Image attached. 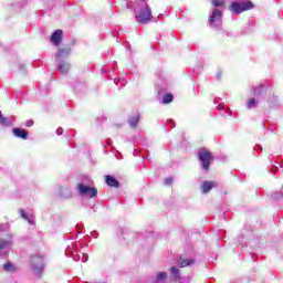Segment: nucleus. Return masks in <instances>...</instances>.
I'll list each match as a JSON object with an SVG mask.
<instances>
[{
	"label": "nucleus",
	"instance_id": "nucleus-1",
	"mask_svg": "<svg viewBox=\"0 0 283 283\" xmlns=\"http://www.w3.org/2000/svg\"><path fill=\"white\" fill-rule=\"evenodd\" d=\"M137 10L135 11V19L137 23H149L151 21V8H149V3L147 0H138L137 1Z\"/></svg>",
	"mask_w": 283,
	"mask_h": 283
},
{
	"label": "nucleus",
	"instance_id": "nucleus-2",
	"mask_svg": "<svg viewBox=\"0 0 283 283\" xmlns=\"http://www.w3.org/2000/svg\"><path fill=\"white\" fill-rule=\"evenodd\" d=\"M229 10L233 14H242V12H247V10H253V2H232L231 6L229 7Z\"/></svg>",
	"mask_w": 283,
	"mask_h": 283
},
{
	"label": "nucleus",
	"instance_id": "nucleus-3",
	"mask_svg": "<svg viewBox=\"0 0 283 283\" xmlns=\"http://www.w3.org/2000/svg\"><path fill=\"white\" fill-rule=\"evenodd\" d=\"M199 160L201 163L202 169H205V171H209V166L213 161V155H211V153L207 149L202 148L199 150Z\"/></svg>",
	"mask_w": 283,
	"mask_h": 283
},
{
	"label": "nucleus",
	"instance_id": "nucleus-4",
	"mask_svg": "<svg viewBox=\"0 0 283 283\" xmlns=\"http://www.w3.org/2000/svg\"><path fill=\"white\" fill-rule=\"evenodd\" d=\"M76 189L80 195L86 196V198H96V196H98V190L96 188H92L84 184H77Z\"/></svg>",
	"mask_w": 283,
	"mask_h": 283
},
{
	"label": "nucleus",
	"instance_id": "nucleus-5",
	"mask_svg": "<svg viewBox=\"0 0 283 283\" xmlns=\"http://www.w3.org/2000/svg\"><path fill=\"white\" fill-rule=\"evenodd\" d=\"M77 244L71 243L65 250V255L72 258L75 262H81L82 254L76 250Z\"/></svg>",
	"mask_w": 283,
	"mask_h": 283
},
{
	"label": "nucleus",
	"instance_id": "nucleus-6",
	"mask_svg": "<svg viewBox=\"0 0 283 283\" xmlns=\"http://www.w3.org/2000/svg\"><path fill=\"white\" fill-rule=\"evenodd\" d=\"M31 264L35 275H41L43 271V258L39 255L32 256Z\"/></svg>",
	"mask_w": 283,
	"mask_h": 283
},
{
	"label": "nucleus",
	"instance_id": "nucleus-7",
	"mask_svg": "<svg viewBox=\"0 0 283 283\" xmlns=\"http://www.w3.org/2000/svg\"><path fill=\"white\" fill-rule=\"evenodd\" d=\"M209 21L212 28H220V25H222V11L218 9L213 10Z\"/></svg>",
	"mask_w": 283,
	"mask_h": 283
},
{
	"label": "nucleus",
	"instance_id": "nucleus-8",
	"mask_svg": "<svg viewBox=\"0 0 283 283\" xmlns=\"http://www.w3.org/2000/svg\"><path fill=\"white\" fill-rule=\"evenodd\" d=\"M12 234L8 235V239H0V255H6L7 251L12 249Z\"/></svg>",
	"mask_w": 283,
	"mask_h": 283
},
{
	"label": "nucleus",
	"instance_id": "nucleus-9",
	"mask_svg": "<svg viewBox=\"0 0 283 283\" xmlns=\"http://www.w3.org/2000/svg\"><path fill=\"white\" fill-rule=\"evenodd\" d=\"M70 54H72V49H70V46L62 48L57 51L55 59L56 61H65Z\"/></svg>",
	"mask_w": 283,
	"mask_h": 283
},
{
	"label": "nucleus",
	"instance_id": "nucleus-10",
	"mask_svg": "<svg viewBox=\"0 0 283 283\" xmlns=\"http://www.w3.org/2000/svg\"><path fill=\"white\" fill-rule=\"evenodd\" d=\"M56 63H57V70L59 72H61V74H67V72H70L72 67L70 62L65 60H56Z\"/></svg>",
	"mask_w": 283,
	"mask_h": 283
},
{
	"label": "nucleus",
	"instance_id": "nucleus-11",
	"mask_svg": "<svg viewBox=\"0 0 283 283\" xmlns=\"http://www.w3.org/2000/svg\"><path fill=\"white\" fill-rule=\"evenodd\" d=\"M62 40L63 31L61 29L55 30L51 36V42L53 43V45H61Z\"/></svg>",
	"mask_w": 283,
	"mask_h": 283
},
{
	"label": "nucleus",
	"instance_id": "nucleus-12",
	"mask_svg": "<svg viewBox=\"0 0 283 283\" xmlns=\"http://www.w3.org/2000/svg\"><path fill=\"white\" fill-rule=\"evenodd\" d=\"M213 187H218L216 181H203L201 186L202 193H209Z\"/></svg>",
	"mask_w": 283,
	"mask_h": 283
},
{
	"label": "nucleus",
	"instance_id": "nucleus-13",
	"mask_svg": "<svg viewBox=\"0 0 283 283\" xmlns=\"http://www.w3.org/2000/svg\"><path fill=\"white\" fill-rule=\"evenodd\" d=\"M12 132H13V136H15L17 138H22V140L28 139V132L25 129L13 128Z\"/></svg>",
	"mask_w": 283,
	"mask_h": 283
},
{
	"label": "nucleus",
	"instance_id": "nucleus-14",
	"mask_svg": "<svg viewBox=\"0 0 283 283\" xmlns=\"http://www.w3.org/2000/svg\"><path fill=\"white\" fill-rule=\"evenodd\" d=\"M106 185H108V187H116V188H118L120 186L118 180H116V178H114L109 175L106 176Z\"/></svg>",
	"mask_w": 283,
	"mask_h": 283
},
{
	"label": "nucleus",
	"instance_id": "nucleus-15",
	"mask_svg": "<svg viewBox=\"0 0 283 283\" xmlns=\"http://www.w3.org/2000/svg\"><path fill=\"white\" fill-rule=\"evenodd\" d=\"M2 269L6 271V273H15L17 271V266L10 262L4 263Z\"/></svg>",
	"mask_w": 283,
	"mask_h": 283
},
{
	"label": "nucleus",
	"instance_id": "nucleus-16",
	"mask_svg": "<svg viewBox=\"0 0 283 283\" xmlns=\"http://www.w3.org/2000/svg\"><path fill=\"white\" fill-rule=\"evenodd\" d=\"M138 120H140V115L136 114L129 117L128 124L130 125V127H133V129H136V125H138Z\"/></svg>",
	"mask_w": 283,
	"mask_h": 283
},
{
	"label": "nucleus",
	"instance_id": "nucleus-17",
	"mask_svg": "<svg viewBox=\"0 0 283 283\" xmlns=\"http://www.w3.org/2000/svg\"><path fill=\"white\" fill-rule=\"evenodd\" d=\"M190 264H193V260L185 258L179 259V265L181 266V269H185V266H190Z\"/></svg>",
	"mask_w": 283,
	"mask_h": 283
},
{
	"label": "nucleus",
	"instance_id": "nucleus-18",
	"mask_svg": "<svg viewBox=\"0 0 283 283\" xmlns=\"http://www.w3.org/2000/svg\"><path fill=\"white\" fill-rule=\"evenodd\" d=\"M19 213H20V216H21V218H22L23 220H28L29 224H34V219H33V218H29V217H28V213H25V210L21 209V210L19 211Z\"/></svg>",
	"mask_w": 283,
	"mask_h": 283
},
{
	"label": "nucleus",
	"instance_id": "nucleus-19",
	"mask_svg": "<svg viewBox=\"0 0 283 283\" xmlns=\"http://www.w3.org/2000/svg\"><path fill=\"white\" fill-rule=\"evenodd\" d=\"M0 125H2L3 127H10L11 125L10 119H8L7 117H3V115L1 114V111H0Z\"/></svg>",
	"mask_w": 283,
	"mask_h": 283
},
{
	"label": "nucleus",
	"instance_id": "nucleus-20",
	"mask_svg": "<svg viewBox=\"0 0 283 283\" xmlns=\"http://www.w3.org/2000/svg\"><path fill=\"white\" fill-rule=\"evenodd\" d=\"M170 271H171L174 280H180V271L178 270V268L172 266L170 269Z\"/></svg>",
	"mask_w": 283,
	"mask_h": 283
},
{
	"label": "nucleus",
	"instance_id": "nucleus-21",
	"mask_svg": "<svg viewBox=\"0 0 283 283\" xmlns=\"http://www.w3.org/2000/svg\"><path fill=\"white\" fill-rule=\"evenodd\" d=\"M172 101H174V95H171V94H166L163 97L164 105H167V104L171 103Z\"/></svg>",
	"mask_w": 283,
	"mask_h": 283
},
{
	"label": "nucleus",
	"instance_id": "nucleus-22",
	"mask_svg": "<svg viewBox=\"0 0 283 283\" xmlns=\"http://www.w3.org/2000/svg\"><path fill=\"white\" fill-rule=\"evenodd\" d=\"M224 1L226 0H212V4L214 8H222V6H224Z\"/></svg>",
	"mask_w": 283,
	"mask_h": 283
},
{
	"label": "nucleus",
	"instance_id": "nucleus-23",
	"mask_svg": "<svg viewBox=\"0 0 283 283\" xmlns=\"http://www.w3.org/2000/svg\"><path fill=\"white\" fill-rule=\"evenodd\" d=\"M247 107L248 109H252V107H255V98H251L250 101H248Z\"/></svg>",
	"mask_w": 283,
	"mask_h": 283
},
{
	"label": "nucleus",
	"instance_id": "nucleus-24",
	"mask_svg": "<svg viewBox=\"0 0 283 283\" xmlns=\"http://www.w3.org/2000/svg\"><path fill=\"white\" fill-rule=\"evenodd\" d=\"M272 198H273V200H280V198H283V195H282V192H274L272 195Z\"/></svg>",
	"mask_w": 283,
	"mask_h": 283
},
{
	"label": "nucleus",
	"instance_id": "nucleus-25",
	"mask_svg": "<svg viewBox=\"0 0 283 283\" xmlns=\"http://www.w3.org/2000/svg\"><path fill=\"white\" fill-rule=\"evenodd\" d=\"M80 260L81 262H87V260H90V256L85 253H82V258Z\"/></svg>",
	"mask_w": 283,
	"mask_h": 283
},
{
	"label": "nucleus",
	"instance_id": "nucleus-26",
	"mask_svg": "<svg viewBox=\"0 0 283 283\" xmlns=\"http://www.w3.org/2000/svg\"><path fill=\"white\" fill-rule=\"evenodd\" d=\"M167 125H169V127H176V122H174V119H168Z\"/></svg>",
	"mask_w": 283,
	"mask_h": 283
},
{
	"label": "nucleus",
	"instance_id": "nucleus-27",
	"mask_svg": "<svg viewBox=\"0 0 283 283\" xmlns=\"http://www.w3.org/2000/svg\"><path fill=\"white\" fill-rule=\"evenodd\" d=\"M171 182H174V178L170 177V178L165 179V185L169 186V185H171Z\"/></svg>",
	"mask_w": 283,
	"mask_h": 283
},
{
	"label": "nucleus",
	"instance_id": "nucleus-28",
	"mask_svg": "<svg viewBox=\"0 0 283 283\" xmlns=\"http://www.w3.org/2000/svg\"><path fill=\"white\" fill-rule=\"evenodd\" d=\"M34 125V122L32 119L27 120L25 127H32Z\"/></svg>",
	"mask_w": 283,
	"mask_h": 283
},
{
	"label": "nucleus",
	"instance_id": "nucleus-29",
	"mask_svg": "<svg viewBox=\"0 0 283 283\" xmlns=\"http://www.w3.org/2000/svg\"><path fill=\"white\" fill-rule=\"evenodd\" d=\"M56 134H57V136H61V135L63 134V128H61V127L57 128V129H56Z\"/></svg>",
	"mask_w": 283,
	"mask_h": 283
}]
</instances>
